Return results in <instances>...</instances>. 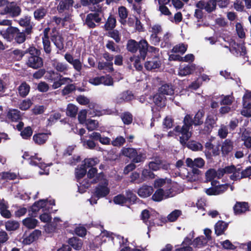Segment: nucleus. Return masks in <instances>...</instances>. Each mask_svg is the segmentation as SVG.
I'll return each instance as SVG.
<instances>
[{"label":"nucleus","instance_id":"nucleus-39","mask_svg":"<svg viewBox=\"0 0 251 251\" xmlns=\"http://www.w3.org/2000/svg\"><path fill=\"white\" fill-rule=\"evenodd\" d=\"M121 153L123 155L132 159L136 153V150L133 148H123L121 150Z\"/></svg>","mask_w":251,"mask_h":251},{"label":"nucleus","instance_id":"nucleus-45","mask_svg":"<svg viewBox=\"0 0 251 251\" xmlns=\"http://www.w3.org/2000/svg\"><path fill=\"white\" fill-rule=\"evenodd\" d=\"M77 107L75 105L73 104H69L67 108L66 114L69 116L75 117L77 113Z\"/></svg>","mask_w":251,"mask_h":251},{"label":"nucleus","instance_id":"nucleus-47","mask_svg":"<svg viewBox=\"0 0 251 251\" xmlns=\"http://www.w3.org/2000/svg\"><path fill=\"white\" fill-rule=\"evenodd\" d=\"M241 139L247 148H251V137L248 135V133L246 130L242 133Z\"/></svg>","mask_w":251,"mask_h":251},{"label":"nucleus","instance_id":"nucleus-4","mask_svg":"<svg viewBox=\"0 0 251 251\" xmlns=\"http://www.w3.org/2000/svg\"><path fill=\"white\" fill-rule=\"evenodd\" d=\"M222 51L225 53L230 52L236 56L244 55L246 53V50L243 45H238L231 39L227 44H221Z\"/></svg>","mask_w":251,"mask_h":251},{"label":"nucleus","instance_id":"nucleus-1","mask_svg":"<svg viewBox=\"0 0 251 251\" xmlns=\"http://www.w3.org/2000/svg\"><path fill=\"white\" fill-rule=\"evenodd\" d=\"M203 116L202 112L199 111L196 114L194 119L192 120V117L189 115H186L183 120V126L181 128L179 126L175 128L176 131L180 132L182 134V136L180 137V142L182 144H185L191 136V133L189 131L190 127L193 124L196 126L201 124L203 122Z\"/></svg>","mask_w":251,"mask_h":251},{"label":"nucleus","instance_id":"nucleus-18","mask_svg":"<svg viewBox=\"0 0 251 251\" xmlns=\"http://www.w3.org/2000/svg\"><path fill=\"white\" fill-rule=\"evenodd\" d=\"M74 3L73 0H61L57 6V10L59 12H62L64 10H69L73 7Z\"/></svg>","mask_w":251,"mask_h":251},{"label":"nucleus","instance_id":"nucleus-36","mask_svg":"<svg viewBox=\"0 0 251 251\" xmlns=\"http://www.w3.org/2000/svg\"><path fill=\"white\" fill-rule=\"evenodd\" d=\"M167 186V187L171 189V184L170 182L169 179H165L162 178H159L156 179L154 182V187H161L163 186Z\"/></svg>","mask_w":251,"mask_h":251},{"label":"nucleus","instance_id":"nucleus-2","mask_svg":"<svg viewBox=\"0 0 251 251\" xmlns=\"http://www.w3.org/2000/svg\"><path fill=\"white\" fill-rule=\"evenodd\" d=\"M1 34L8 41H11L14 39L15 42L19 44L23 43L26 39L24 32H21L18 28L13 26L8 27L6 31H1Z\"/></svg>","mask_w":251,"mask_h":251},{"label":"nucleus","instance_id":"nucleus-11","mask_svg":"<svg viewBox=\"0 0 251 251\" xmlns=\"http://www.w3.org/2000/svg\"><path fill=\"white\" fill-rule=\"evenodd\" d=\"M185 162L187 167L193 169L195 167L201 168L205 164V161L201 157L195 158L194 160L190 158H187Z\"/></svg>","mask_w":251,"mask_h":251},{"label":"nucleus","instance_id":"nucleus-58","mask_svg":"<svg viewBox=\"0 0 251 251\" xmlns=\"http://www.w3.org/2000/svg\"><path fill=\"white\" fill-rule=\"evenodd\" d=\"M46 12L47 11L45 9L43 8H39L34 11V17L36 19L40 20L45 16Z\"/></svg>","mask_w":251,"mask_h":251},{"label":"nucleus","instance_id":"nucleus-41","mask_svg":"<svg viewBox=\"0 0 251 251\" xmlns=\"http://www.w3.org/2000/svg\"><path fill=\"white\" fill-rule=\"evenodd\" d=\"M207 241L205 239L203 236L196 238L193 242L192 245L196 248H201L205 246L207 243Z\"/></svg>","mask_w":251,"mask_h":251},{"label":"nucleus","instance_id":"nucleus-22","mask_svg":"<svg viewBox=\"0 0 251 251\" xmlns=\"http://www.w3.org/2000/svg\"><path fill=\"white\" fill-rule=\"evenodd\" d=\"M233 142L228 139H226L222 144L221 151L222 153L226 155L229 153L233 149Z\"/></svg>","mask_w":251,"mask_h":251},{"label":"nucleus","instance_id":"nucleus-31","mask_svg":"<svg viewBox=\"0 0 251 251\" xmlns=\"http://www.w3.org/2000/svg\"><path fill=\"white\" fill-rule=\"evenodd\" d=\"M47 29H45L44 36L42 38L44 50L47 53L49 54L51 52V50L50 46V43L47 36Z\"/></svg>","mask_w":251,"mask_h":251},{"label":"nucleus","instance_id":"nucleus-33","mask_svg":"<svg viewBox=\"0 0 251 251\" xmlns=\"http://www.w3.org/2000/svg\"><path fill=\"white\" fill-rule=\"evenodd\" d=\"M29 90L30 86L25 82L22 83L18 87L19 94L22 97L27 96Z\"/></svg>","mask_w":251,"mask_h":251},{"label":"nucleus","instance_id":"nucleus-8","mask_svg":"<svg viewBox=\"0 0 251 251\" xmlns=\"http://www.w3.org/2000/svg\"><path fill=\"white\" fill-rule=\"evenodd\" d=\"M251 175V167H247L244 170H242L240 168H235L234 167V170L233 174L230 176V178L232 180H238L243 178H246L250 176Z\"/></svg>","mask_w":251,"mask_h":251},{"label":"nucleus","instance_id":"nucleus-43","mask_svg":"<svg viewBox=\"0 0 251 251\" xmlns=\"http://www.w3.org/2000/svg\"><path fill=\"white\" fill-rule=\"evenodd\" d=\"M85 124L87 129L89 131L96 129L99 125V123L97 121L92 119L87 120Z\"/></svg>","mask_w":251,"mask_h":251},{"label":"nucleus","instance_id":"nucleus-29","mask_svg":"<svg viewBox=\"0 0 251 251\" xmlns=\"http://www.w3.org/2000/svg\"><path fill=\"white\" fill-rule=\"evenodd\" d=\"M201 171L196 168H194L190 172H187V175H184L188 181H194L198 179L199 175Z\"/></svg>","mask_w":251,"mask_h":251},{"label":"nucleus","instance_id":"nucleus-27","mask_svg":"<svg viewBox=\"0 0 251 251\" xmlns=\"http://www.w3.org/2000/svg\"><path fill=\"white\" fill-rule=\"evenodd\" d=\"M217 120V118L215 115H209L207 116L205 123L206 127V129L205 130L206 132L209 131L214 127Z\"/></svg>","mask_w":251,"mask_h":251},{"label":"nucleus","instance_id":"nucleus-25","mask_svg":"<svg viewBox=\"0 0 251 251\" xmlns=\"http://www.w3.org/2000/svg\"><path fill=\"white\" fill-rule=\"evenodd\" d=\"M227 224L223 221H218L215 225V234L218 236L223 234L227 228Z\"/></svg>","mask_w":251,"mask_h":251},{"label":"nucleus","instance_id":"nucleus-23","mask_svg":"<svg viewBox=\"0 0 251 251\" xmlns=\"http://www.w3.org/2000/svg\"><path fill=\"white\" fill-rule=\"evenodd\" d=\"M158 92L161 95H172L174 93V89L172 85L165 84L159 88Z\"/></svg>","mask_w":251,"mask_h":251},{"label":"nucleus","instance_id":"nucleus-48","mask_svg":"<svg viewBox=\"0 0 251 251\" xmlns=\"http://www.w3.org/2000/svg\"><path fill=\"white\" fill-rule=\"evenodd\" d=\"M116 23V19L114 17H109L104 25L105 30H109L113 29L115 27Z\"/></svg>","mask_w":251,"mask_h":251},{"label":"nucleus","instance_id":"nucleus-7","mask_svg":"<svg viewBox=\"0 0 251 251\" xmlns=\"http://www.w3.org/2000/svg\"><path fill=\"white\" fill-rule=\"evenodd\" d=\"M21 12V8L14 2L7 5L0 12L1 15L9 14L12 17H15L20 15Z\"/></svg>","mask_w":251,"mask_h":251},{"label":"nucleus","instance_id":"nucleus-34","mask_svg":"<svg viewBox=\"0 0 251 251\" xmlns=\"http://www.w3.org/2000/svg\"><path fill=\"white\" fill-rule=\"evenodd\" d=\"M146 158V155L145 152L140 150H136V153L132 158V161L134 163H139L145 161Z\"/></svg>","mask_w":251,"mask_h":251},{"label":"nucleus","instance_id":"nucleus-52","mask_svg":"<svg viewBox=\"0 0 251 251\" xmlns=\"http://www.w3.org/2000/svg\"><path fill=\"white\" fill-rule=\"evenodd\" d=\"M187 46L184 44H179L175 46L172 49V51L176 53L183 54L187 50Z\"/></svg>","mask_w":251,"mask_h":251},{"label":"nucleus","instance_id":"nucleus-9","mask_svg":"<svg viewBox=\"0 0 251 251\" xmlns=\"http://www.w3.org/2000/svg\"><path fill=\"white\" fill-rule=\"evenodd\" d=\"M175 194L171 191V189L164 191L163 189H158L152 196L153 201H160L164 199L173 197Z\"/></svg>","mask_w":251,"mask_h":251},{"label":"nucleus","instance_id":"nucleus-63","mask_svg":"<svg viewBox=\"0 0 251 251\" xmlns=\"http://www.w3.org/2000/svg\"><path fill=\"white\" fill-rule=\"evenodd\" d=\"M181 211L179 210H175L168 216V219L170 222L176 221L180 215Z\"/></svg>","mask_w":251,"mask_h":251},{"label":"nucleus","instance_id":"nucleus-61","mask_svg":"<svg viewBox=\"0 0 251 251\" xmlns=\"http://www.w3.org/2000/svg\"><path fill=\"white\" fill-rule=\"evenodd\" d=\"M149 31L153 34H158L162 31V27L160 25L154 24L150 25Z\"/></svg>","mask_w":251,"mask_h":251},{"label":"nucleus","instance_id":"nucleus-38","mask_svg":"<svg viewBox=\"0 0 251 251\" xmlns=\"http://www.w3.org/2000/svg\"><path fill=\"white\" fill-rule=\"evenodd\" d=\"M47 201L46 200H41L35 202L32 206L31 209L33 212L36 213L40 208L44 207L46 205Z\"/></svg>","mask_w":251,"mask_h":251},{"label":"nucleus","instance_id":"nucleus-12","mask_svg":"<svg viewBox=\"0 0 251 251\" xmlns=\"http://www.w3.org/2000/svg\"><path fill=\"white\" fill-rule=\"evenodd\" d=\"M229 187L227 184L221 185L207 189L205 192L209 195H220L225 192Z\"/></svg>","mask_w":251,"mask_h":251},{"label":"nucleus","instance_id":"nucleus-37","mask_svg":"<svg viewBox=\"0 0 251 251\" xmlns=\"http://www.w3.org/2000/svg\"><path fill=\"white\" fill-rule=\"evenodd\" d=\"M23 224L28 228H34L36 226L38 221L34 218H27L23 220Z\"/></svg>","mask_w":251,"mask_h":251},{"label":"nucleus","instance_id":"nucleus-28","mask_svg":"<svg viewBox=\"0 0 251 251\" xmlns=\"http://www.w3.org/2000/svg\"><path fill=\"white\" fill-rule=\"evenodd\" d=\"M234 170V166H230L225 167V168L220 169L216 172V176L218 178L222 177L225 174H233Z\"/></svg>","mask_w":251,"mask_h":251},{"label":"nucleus","instance_id":"nucleus-20","mask_svg":"<svg viewBox=\"0 0 251 251\" xmlns=\"http://www.w3.org/2000/svg\"><path fill=\"white\" fill-rule=\"evenodd\" d=\"M196 69L195 64L188 65L185 66H180L178 74L180 76H185L192 74Z\"/></svg>","mask_w":251,"mask_h":251},{"label":"nucleus","instance_id":"nucleus-50","mask_svg":"<svg viewBox=\"0 0 251 251\" xmlns=\"http://www.w3.org/2000/svg\"><path fill=\"white\" fill-rule=\"evenodd\" d=\"M235 30L238 36L240 38H244L246 36L245 32L242 25L240 23H237L235 25Z\"/></svg>","mask_w":251,"mask_h":251},{"label":"nucleus","instance_id":"nucleus-62","mask_svg":"<svg viewBox=\"0 0 251 251\" xmlns=\"http://www.w3.org/2000/svg\"><path fill=\"white\" fill-rule=\"evenodd\" d=\"M191 242V239L189 238L188 237H186L183 243V246L182 248L176 249V251H192V248L190 246H184V244H189Z\"/></svg>","mask_w":251,"mask_h":251},{"label":"nucleus","instance_id":"nucleus-19","mask_svg":"<svg viewBox=\"0 0 251 251\" xmlns=\"http://www.w3.org/2000/svg\"><path fill=\"white\" fill-rule=\"evenodd\" d=\"M50 133H40L34 134L33 136V140L38 145H42L46 143L49 138Z\"/></svg>","mask_w":251,"mask_h":251},{"label":"nucleus","instance_id":"nucleus-24","mask_svg":"<svg viewBox=\"0 0 251 251\" xmlns=\"http://www.w3.org/2000/svg\"><path fill=\"white\" fill-rule=\"evenodd\" d=\"M52 66L57 71L63 73L64 74H65L68 70L69 67L67 64L58 61L56 60L53 61Z\"/></svg>","mask_w":251,"mask_h":251},{"label":"nucleus","instance_id":"nucleus-32","mask_svg":"<svg viewBox=\"0 0 251 251\" xmlns=\"http://www.w3.org/2000/svg\"><path fill=\"white\" fill-rule=\"evenodd\" d=\"M133 99V95L130 92H125L120 94L117 98V102L122 103L124 101H128Z\"/></svg>","mask_w":251,"mask_h":251},{"label":"nucleus","instance_id":"nucleus-44","mask_svg":"<svg viewBox=\"0 0 251 251\" xmlns=\"http://www.w3.org/2000/svg\"><path fill=\"white\" fill-rule=\"evenodd\" d=\"M153 101L158 107H162L165 105V99L161 94H157L153 97Z\"/></svg>","mask_w":251,"mask_h":251},{"label":"nucleus","instance_id":"nucleus-21","mask_svg":"<svg viewBox=\"0 0 251 251\" xmlns=\"http://www.w3.org/2000/svg\"><path fill=\"white\" fill-rule=\"evenodd\" d=\"M153 190L151 186L143 185L138 191V195L142 198H147L150 196L153 192Z\"/></svg>","mask_w":251,"mask_h":251},{"label":"nucleus","instance_id":"nucleus-51","mask_svg":"<svg viewBox=\"0 0 251 251\" xmlns=\"http://www.w3.org/2000/svg\"><path fill=\"white\" fill-rule=\"evenodd\" d=\"M138 42L134 40H129L127 44V49L132 52H135L138 50Z\"/></svg>","mask_w":251,"mask_h":251},{"label":"nucleus","instance_id":"nucleus-15","mask_svg":"<svg viewBox=\"0 0 251 251\" xmlns=\"http://www.w3.org/2000/svg\"><path fill=\"white\" fill-rule=\"evenodd\" d=\"M169 166V164L164 163L163 161L159 160L151 162L149 164L150 169L154 171H157L161 168L167 170Z\"/></svg>","mask_w":251,"mask_h":251},{"label":"nucleus","instance_id":"nucleus-59","mask_svg":"<svg viewBox=\"0 0 251 251\" xmlns=\"http://www.w3.org/2000/svg\"><path fill=\"white\" fill-rule=\"evenodd\" d=\"M205 176L207 181H212L217 177L216 171L214 169H209L206 172Z\"/></svg>","mask_w":251,"mask_h":251},{"label":"nucleus","instance_id":"nucleus-49","mask_svg":"<svg viewBox=\"0 0 251 251\" xmlns=\"http://www.w3.org/2000/svg\"><path fill=\"white\" fill-rule=\"evenodd\" d=\"M55 45L60 50L64 48V41L63 38L60 35H56L53 37L52 39Z\"/></svg>","mask_w":251,"mask_h":251},{"label":"nucleus","instance_id":"nucleus-5","mask_svg":"<svg viewBox=\"0 0 251 251\" xmlns=\"http://www.w3.org/2000/svg\"><path fill=\"white\" fill-rule=\"evenodd\" d=\"M103 16L101 10L89 13L86 16L84 24L90 28H94L96 26V23H100Z\"/></svg>","mask_w":251,"mask_h":251},{"label":"nucleus","instance_id":"nucleus-53","mask_svg":"<svg viewBox=\"0 0 251 251\" xmlns=\"http://www.w3.org/2000/svg\"><path fill=\"white\" fill-rule=\"evenodd\" d=\"M228 133V131L227 127L224 125H222L218 129V135L221 138L224 139L226 137Z\"/></svg>","mask_w":251,"mask_h":251},{"label":"nucleus","instance_id":"nucleus-46","mask_svg":"<svg viewBox=\"0 0 251 251\" xmlns=\"http://www.w3.org/2000/svg\"><path fill=\"white\" fill-rule=\"evenodd\" d=\"M7 118L12 121H17L20 119V112L17 109L9 110L7 115Z\"/></svg>","mask_w":251,"mask_h":251},{"label":"nucleus","instance_id":"nucleus-57","mask_svg":"<svg viewBox=\"0 0 251 251\" xmlns=\"http://www.w3.org/2000/svg\"><path fill=\"white\" fill-rule=\"evenodd\" d=\"M216 6V0H209L205 3V9L208 12H210L215 9Z\"/></svg>","mask_w":251,"mask_h":251},{"label":"nucleus","instance_id":"nucleus-14","mask_svg":"<svg viewBox=\"0 0 251 251\" xmlns=\"http://www.w3.org/2000/svg\"><path fill=\"white\" fill-rule=\"evenodd\" d=\"M138 49H139L140 52V58L143 60H144L146 57L148 49L149 47V44L147 41L145 39L141 40L138 43Z\"/></svg>","mask_w":251,"mask_h":251},{"label":"nucleus","instance_id":"nucleus-10","mask_svg":"<svg viewBox=\"0 0 251 251\" xmlns=\"http://www.w3.org/2000/svg\"><path fill=\"white\" fill-rule=\"evenodd\" d=\"M26 64L31 68L37 69L41 67L43 63L42 58L37 55H30L28 57Z\"/></svg>","mask_w":251,"mask_h":251},{"label":"nucleus","instance_id":"nucleus-56","mask_svg":"<svg viewBox=\"0 0 251 251\" xmlns=\"http://www.w3.org/2000/svg\"><path fill=\"white\" fill-rule=\"evenodd\" d=\"M0 176L2 179L6 181L13 180L17 177V175L16 174L10 172H3V174H1Z\"/></svg>","mask_w":251,"mask_h":251},{"label":"nucleus","instance_id":"nucleus-30","mask_svg":"<svg viewBox=\"0 0 251 251\" xmlns=\"http://www.w3.org/2000/svg\"><path fill=\"white\" fill-rule=\"evenodd\" d=\"M30 159L29 163L32 165H37L40 168H45L46 167V165L41 162L42 158L38 157L37 154L31 156Z\"/></svg>","mask_w":251,"mask_h":251},{"label":"nucleus","instance_id":"nucleus-13","mask_svg":"<svg viewBox=\"0 0 251 251\" xmlns=\"http://www.w3.org/2000/svg\"><path fill=\"white\" fill-rule=\"evenodd\" d=\"M229 187L227 184L221 185L207 189L205 192L209 195H220L225 192Z\"/></svg>","mask_w":251,"mask_h":251},{"label":"nucleus","instance_id":"nucleus-6","mask_svg":"<svg viewBox=\"0 0 251 251\" xmlns=\"http://www.w3.org/2000/svg\"><path fill=\"white\" fill-rule=\"evenodd\" d=\"M86 173V169L82 166V167L77 168L75 170V176L79 184L78 185V189L80 193H83L84 189L90 186V182L87 179H84L81 182L80 181V179L84 176Z\"/></svg>","mask_w":251,"mask_h":251},{"label":"nucleus","instance_id":"nucleus-35","mask_svg":"<svg viewBox=\"0 0 251 251\" xmlns=\"http://www.w3.org/2000/svg\"><path fill=\"white\" fill-rule=\"evenodd\" d=\"M69 244L75 250H80L82 246V242L76 238H72L69 240Z\"/></svg>","mask_w":251,"mask_h":251},{"label":"nucleus","instance_id":"nucleus-54","mask_svg":"<svg viewBox=\"0 0 251 251\" xmlns=\"http://www.w3.org/2000/svg\"><path fill=\"white\" fill-rule=\"evenodd\" d=\"M19 223L14 221H8L5 223V227L8 230H16L19 227Z\"/></svg>","mask_w":251,"mask_h":251},{"label":"nucleus","instance_id":"nucleus-60","mask_svg":"<svg viewBox=\"0 0 251 251\" xmlns=\"http://www.w3.org/2000/svg\"><path fill=\"white\" fill-rule=\"evenodd\" d=\"M83 145L90 149H93L96 147V143L91 140H85L84 138H81Z\"/></svg>","mask_w":251,"mask_h":251},{"label":"nucleus","instance_id":"nucleus-55","mask_svg":"<svg viewBox=\"0 0 251 251\" xmlns=\"http://www.w3.org/2000/svg\"><path fill=\"white\" fill-rule=\"evenodd\" d=\"M188 148L194 151H201L202 149V146L200 143L191 141L188 144Z\"/></svg>","mask_w":251,"mask_h":251},{"label":"nucleus","instance_id":"nucleus-42","mask_svg":"<svg viewBox=\"0 0 251 251\" xmlns=\"http://www.w3.org/2000/svg\"><path fill=\"white\" fill-rule=\"evenodd\" d=\"M159 65L160 63L156 58L152 60L148 61L145 64V68L148 70L156 69L159 67Z\"/></svg>","mask_w":251,"mask_h":251},{"label":"nucleus","instance_id":"nucleus-3","mask_svg":"<svg viewBox=\"0 0 251 251\" xmlns=\"http://www.w3.org/2000/svg\"><path fill=\"white\" fill-rule=\"evenodd\" d=\"M97 180L98 181H100V182L98 186L96 187L94 194V196L99 199L107 195L109 193V189L107 187L108 182L106 179L104 178V175L103 174H100L98 177L90 180V182H96Z\"/></svg>","mask_w":251,"mask_h":251},{"label":"nucleus","instance_id":"nucleus-40","mask_svg":"<svg viewBox=\"0 0 251 251\" xmlns=\"http://www.w3.org/2000/svg\"><path fill=\"white\" fill-rule=\"evenodd\" d=\"M99 162V160L97 158L85 159L82 166L86 169V168L89 167L93 168V167Z\"/></svg>","mask_w":251,"mask_h":251},{"label":"nucleus","instance_id":"nucleus-16","mask_svg":"<svg viewBox=\"0 0 251 251\" xmlns=\"http://www.w3.org/2000/svg\"><path fill=\"white\" fill-rule=\"evenodd\" d=\"M41 235V231L35 230L30 234L24 238L22 243L24 245H29L37 239Z\"/></svg>","mask_w":251,"mask_h":251},{"label":"nucleus","instance_id":"nucleus-64","mask_svg":"<svg viewBox=\"0 0 251 251\" xmlns=\"http://www.w3.org/2000/svg\"><path fill=\"white\" fill-rule=\"evenodd\" d=\"M45 77L48 80L52 82L56 80V78L58 77V75L53 71H50L47 72Z\"/></svg>","mask_w":251,"mask_h":251},{"label":"nucleus","instance_id":"nucleus-26","mask_svg":"<svg viewBox=\"0 0 251 251\" xmlns=\"http://www.w3.org/2000/svg\"><path fill=\"white\" fill-rule=\"evenodd\" d=\"M142 218L144 222L148 225L149 231L151 230L152 226L154 225V223L153 222H151L152 218L148 210H144L142 211Z\"/></svg>","mask_w":251,"mask_h":251},{"label":"nucleus","instance_id":"nucleus-17","mask_svg":"<svg viewBox=\"0 0 251 251\" xmlns=\"http://www.w3.org/2000/svg\"><path fill=\"white\" fill-rule=\"evenodd\" d=\"M233 208L235 214L239 215L249 210V206L247 202H237Z\"/></svg>","mask_w":251,"mask_h":251}]
</instances>
